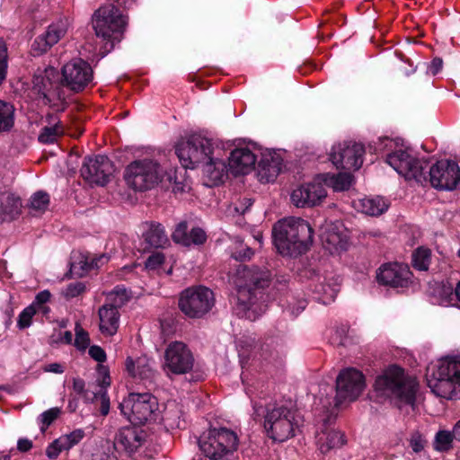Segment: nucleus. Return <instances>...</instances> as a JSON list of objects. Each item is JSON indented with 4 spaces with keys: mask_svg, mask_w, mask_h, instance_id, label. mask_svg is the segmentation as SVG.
<instances>
[{
    "mask_svg": "<svg viewBox=\"0 0 460 460\" xmlns=\"http://www.w3.org/2000/svg\"><path fill=\"white\" fill-rule=\"evenodd\" d=\"M145 241L152 248H162L168 243V237L164 226L159 223L152 222L144 234Z\"/></svg>",
    "mask_w": 460,
    "mask_h": 460,
    "instance_id": "nucleus-36",
    "label": "nucleus"
},
{
    "mask_svg": "<svg viewBox=\"0 0 460 460\" xmlns=\"http://www.w3.org/2000/svg\"><path fill=\"white\" fill-rule=\"evenodd\" d=\"M68 22L66 19H60L47 28V31L39 35L31 45L34 55L40 56L46 53L52 46L57 44L67 32Z\"/></svg>",
    "mask_w": 460,
    "mask_h": 460,
    "instance_id": "nucleus-23",
    "label": "nucleus"
},
{
    "mask_svg": "<svg viewBox=\"0 0 460 460\" xmlns=\"http://www.w3.org/2000/svg\"><path fill=\"white\" fill-rule=\"evenodd\" d=\"M324 185L319 181L303 184L291 193V201L297 208H312L320 205L326 198Z\"/></svg>",
    "mask_w": 460,
    "mask_h": 460,
    "instance_id": "nucleus-22",
    "label": "nucleus"
},
{
    "mask_svg": "<svg viewBox=\"0 0 460 460\" xmlns=\"http://www.w3.org/2000/svg\"><path fill=\"white\" fill-rule=\"evenodd\" d=\"M411 272L403 263H385L376 272L379 284L393 288H407L411 283Z\"/></svg>",
    "mask_w": 460,
    "mask_h": 460,
    "instance_id": "nucleus-20",
    "label": "nucleus"
},
{
    "mask_svg": "<svg viewBox=\"0 0 460 460\" xmlns=\"http://www.w3.org/2000/svg\"><path fill=\"white\" fill-rule=\"evenodd\" d=\"M394 145V142L388 138V137H383V138H379V149L382 150L383 148H385V147H390L392 148V146Z\"/></svg>",
    "mask_w": 460,
    "mask_h": 460,
    "instance_id": "nucleus-64",
    "label": "nucleus"
},
{
    "mask_svg": "<svg viewBox=\"0 0 460 460\" xmlns=\"http://www.w3.org/2000/svg\"><path fill=\"white\" fill-rule=\"evenodd\" d=\"M270 274L269 270L257 266L239 265L232 277V282L237 292L238 303L244 310H250L255 302V291L269 286Z\"/></svg>",
    "mask_w": 460,
    "mask_h": 460,
    "instance_id": "nucleus-5",
    "label": "nucleus"
},
{
    "mask_svg": "<svg viewBox=\"0 0 460 460\" xmlns=\"http://www.w3.org/2000/svg\"><path fill=\"white\" fill-rule=\"evenodd\" d=\"M172 238L175 243L184 246H190L192 244L201 245L207 241V234L199 226L192 227L190 231H189L187 222L181 221L176 226Z\"/></svg>",
    "mask_w": 460,
    "mask_h": 460,
    "instance_id": "nucleus-24",
    "label": "nucleus"
},
{
    "mask_svg": "<svg viewBox=\"0 0 460 460\" xmlns=\"http://www.w3.org/2000/svg\"><path fill=\"white\" fill-rule=\"evenodd\" d=\"M124 178L133 190L146 191L164 181V170L156 160L141 158L128 164Z\"/></svg>",
    "mask_w": 460,
    "mask_h": 460,
    "instance_id": "nucleus-7",
    "label": "nucleus"
},
{
    "mask_svg": "<svg viewBox=\"0 0 460 460\" xmlns=\"http://www.w3.org/2000/svg\"><path fill=\"white\" fill-rule=\"evenodd\" d=\"M119 408L121 414L135 426L155 421L160 416L158 400L150 393H130Z\"/></svg>",
    "mask_w": 460,
    "mask_h": 460,
    "instance_id": "nucleus-6",
    "label": "nucleus"
},
{
    "mask_svg": "<svg viewBox=\"0 0 460 460\" xmlns=\"http://www.w3.org/2000/svg\"><path fill=\"white\" fill-rule=\"evenodd\" d=\"M32 447V441L28 438H20L17 442V449L21 452H28Z\"/></svg>",
    "mask_w": 460,
    "mask_h": 460,
    "instance_id": "nucleus-62",
    "label": "nucleus"
},
{
    "mask_svg": "<svg viewBox=\"0 0 460 460\" xmlns=\"http://www.w3.org/2000/svg\"><path fill=\"white\" fill-rule=\"evenodd\" d=\"M438 292L439 296H441L439 304H441L442 305L447 306L448 305H451L452 302L455 300L456 288H454L450 285L443 284L441 287H439Z\"/></svg>",
    "mask_w": 460,
    "mask_h": 460,
    "instance_id": "nucleus-48",
    "label": "nucleus"
},
{
    "mask_svg": "<svg viewBox=\"0 0 460 460\" xmlns=\"http://www.w3.org/2000/svg\"><path fill=\"white\" fill-rule=\"evenodd\" d=\"M239 438L227 428H212L199 438V447L210 460H238Z\"/></svg>",
    "mask_w": 460,
    "mask_h": 460,
    "instance_id": "nucleus-3",
    "label": "nucleus"
},
{
    "mask_svg": "<svg viewBox=\"0 0 460 460\" xmlns=\"http://www.w3.org/2000/svg\"><path fill=\"white\" fill-rule=\"evenodd\" d=\"M22 201L19 197L11 193L0 195V218L3 221L15 219L21 213Z\"/></svg>",
    "mask_w": 460,
    "mask_h": 460,
    "instance_id": "nucleus-32",
    "label": "nucleus"
},
{
    "mask_svg": "<svg viewBox=\"0 0 460 460\" xmlns=\"http://www.w3.org/2000/svg\"><path fill=\"white\" fill-rule=\"evenodd\" d=\"M433 393L441 398L454 400L460 394V360H445L440 363Z\"/></svg>",
    "mask_w": 460,
    "mask_h": 460,
    "instance_id": "nucleus-12",
    "label": "nucleus"
},
{
    "mask_svg": "<svg viewBox=\"0 0 460 460\" xmlns=\"http://www.w3.org/2000/svg\"><path fill=\"white\" fill-rule=\"evenodd\" d=\"M73 389L74 391L80 394V395H85L86 390H85V383L82 378H74L73 379Z\"/></svg>",
    "mask_w": 460,
    "mask_h": 460,
    "instance_id": "nucleus-61",
    "label": "nucleus"
},
{
    "mask_svg": "<svg viewBox=\"0 0 460 460\" xmlns=\"http://www.w3.org/2000/svg\"><path fill=\"white\" fill-rule=\"evenodd\" d=\"M65 133V128L55 116L49 117V125L44 126L39 136L38 140L42 144H53Z\"/></svg>",
    "mask_w": 460,
    "mask_h": 460,
    "instance_id": "nucleus-33",
    "label": "nucleus"
},
{
    "mask_svg": "<svg viewBox=\"0 0 460 460\" xmlns=\"http://www.w3.org/2000/svg\"><path fill=\"white\" fill-rule=\"evenodd\" d=\"M62 451H67L60 438L52 441L46 448V456L49 459H56Z\"/></svg>",
    "mask_w": 460,
    "mask_h": 460,
    "instance_id": "nucleus-51",
    "label": "nucleus"
},
{
    "mask_svg": "<svg viewBox=\"0 0 460 460\" xmlns=\"http://www.w3.org/2000/svg\"><path fill=\"white\" fill-rule=\"evenodd\" d=\"M101 406H100V411L102 416L108 415L110 411V398L106 392H102L99 394Z\"/></svg>",
    "mask_w": 460,
    "mask_h": 460,
    "instance_id": "nucleus-56",
    "label": "nucleus"
},
{
    "mask_svg": "<svg viewBox=\"0 0 460 460\" xmlns=\"http://www.w3.org/2000/svg\"><path fill=\"white\" fill-rule=\"evenodd\" d=\"M51 294L49 290H43L37 294L34 302L31 305L35 306L42 307V309H46L43 306L45 303H47L50 299Z\"/></svg>",
    "mask_w": 460,
    "mask_h": 460,
    "instance_id": "nucleus-55",
    "label": "nucleus"
},
{
    "mask_svg": "<svg viewBox=\"0 0 460 460\" xmlns=\"http://www.w3.org/2000/svg\"><path fill=\"white\" fill-rule=\"evenodd\" d=\"M128 291L122 286H116L107 294L106 303H109L117 308L121 307L129 299Z\"/></svg>",
    "mask_w": 460,
    "mask_h": 460,
    "instance_id": "nucleus-42",
    "label": "nucleus"
},
{
    "mask_svg": "<svg viewBox=\"0 0 460 460\" xmlns=\"http://www.w3.org/2000/svg\"><path fill=\"white\" fill-rule=\"evenodd\" d=\"M86 290L85 284L80 281L73 282L68 284L64 289H62L61 294L66 299H72L80 295L84 294Z\"/></svg>",
    "mask_w": 460,
    "mask_h": 460,
    "instance_id": "nucleus-46",
    "label": "nucleus"
},
{
    "mask_svg": "<svg viewBox=\"0 0 460 460\" xmlns=\"http://www.w3.org/2000/svg\"><path fill=\"white\" fill-rule=\"evenodd\" d=\"M409 443L413 452L420 453L424 449L427 440L419 431H414L411 434Z\"/></svg>",
    "mask_w": 460,
    "mask_h": 460,
    "instance_id": "nucleus-52",
    "label": "nucleus"
},
{
    "mask_svg": "<svg viewBox=\"0 0 460 460\" xmlns=\"http://www.w3.org/2000/svg\"><path fill=\"white\" fill-rule=\"evenodd\" d=\"M33 90L49 102L65 100L66 93L62 88L58 71L53 66L38 68L33 76Z\"/></svg>",
    "mask_w": 460,
    "mask_h": 460,
    "instance_id": "nucleus-14",
    "label": "nucleus"
},
{
    "mask_svg": "<svg viewBox=\"0 0 460 460\" xmlns=\"http://www.w3.org/2000/svg\"><path fill=\"white\" fill-rule=\"evenodd\" d=\"M46 370L49 372H53V373H57V374H62L64 372L63 367L58 363L49 364L46 367Z\"/></svg>",
    "mask_w": 460,
    "mask_h": 460,
    "instance_id": "nucleus-63",
    "label": "nucleus"
},
{
    "mask_svg": "<svg viewBox=\"0 0 460 460\" xmlns=\"http://www.w3.org/2000/svg\"><path fill=\"white\" fill-rule=\"evenodd\" d=\"M443 67V60L440 58H435L432 59L429 66V72L435 75L441 71Z\"/></svg>",
    "mask_w": 460,
    "mask_h": 460,
    "instance_id": "nucleus-60",
    "label": "nucleus"
},
{
    "mask_svg": "<svg viewBox=\"0 0 460 460\" xmlns=\"http://www.w3.org/2000/svg\"><path fill=\"white\" fill-rule=\"evenodd\" d=\"M453 432L439 430L434 439V449L440 452L448 451L452 447L454 439Z\"/></svg>",
    "mask_w": 460,
    "mask_h": 460,
    "instance_id": "nucleus-44",
    "label": "nucleus"
},
{
    "mask_svg": "<svg viewBox=\"0 0 460 460\" xmlns=\"http://www.w3.org/2000/svg\"><path fill=\"white\" fill-rule=\"evenodd\" d=\"M201 165L203 172L208 178L211 185H218L223 182L226 173V165L222 159L216 157L213 154Z\"/></svg>",
    "mask_w": 460,
    "mask_h": 460,
    "instance_id": "nucleus-30",
    "label": "nucleus"
},
{
    "mask_svg": "<svg viewBox=\"0 0 460 460\" xmlns=\"http://www.w3.org/2000/svg\"><path fill=\"white\" fill-rule=\"evenodd\" d=\"M14 124V108L7 102L0 100V133L9 131Z\"/></svg>",
    "mask_w": 460,
    "mask_h": 460,
    "instance_id": "nucleus-40",
    "label": "nucleus"
},
{
    "mask_svg": "<svg viewBox=\"0 0 460 460\" xmlns=\"http://www.w3.org/2000/svg\"><path fill=\"white\" fill-rule=\"evenodd\" d=\"M145 432L136 427H124L116 433L114 443L127 452H135L145 440Z\"/></svg>",
    "mask_w": 460,
    "mask_h": 460,
    "instance_id": "nucleus-25",
    "label": "nucleus"
},
{
    "mask_svg": "<svg viewBox=\"0 0 460 460\" xmlns=\"http://www.w3.org/2000/svg\"><path fill=\"white\" fill-rule=\"evenodd\" d=\"M431 261V251L429 248L419 247L412 253V266L418 270H428Z\"/></svg>",
    "mask_w": 460,
    "mask_h": 460,
    "instance_id": "nucleus-41",
    "label": "nucleus"
},
{
    "mask_svg": "<svg viewBox=\"0 0 460 460\" xmlns=\"http://www.w3.org/2000/svg\"><path fill=\"white\" fill-rule=\"evenodd\" d=\"M175 153L184 168L194 169L215 153L214 144L206 137L193 134L176 145Z\"/></svg>",
    "mask_w": 460,
    "mask_h": 460,
    "instance_id": "nucleus-9",
    "label": "nucleus"
},
{
    "mask_svg": "<svg viewBox=\"0 0 460 460\" xmlns=\"http://www.w3.org/2000/svg\"><path fill=\"white\" fill-rule=\"evenodd\" d=\"M253 252L250 247H245L244 250L235 251L233 252V257L237 261H244L247 259H251Z\"/></svg>",
    "mask_w": 460,
    "mask_h": 460,
    "instance_id": "nucleus-58",
    "label": "nucleus"
},
{
    "mask_svg": "<svg viewBox=\"0 0 460 460\" xmlns=\"http://www.w3.org/2000/svg\"><path fill=\"white\" fill-rule=\"evenodd\" d=\"M309 288L315 299L323 304L333 301L339 292L340 278L331 275H321L315 271L310 273Z\"/></svg>",
    "mask_w": 460,
    "mask_h": 460,
    "instance_id": "nucleus-21",
    "label": "nucleus"
},
{
    "mask_svg": "<svg viewBox=\"0 0 460 460\" xmlns=\"http://www.w3.org/2000/svg\"><path fill=\"white\" fill-rule=\"evenodd\" d=\"M352 179V175L349 172L327 173L323 175V184L332 187L335 191H344L351 186Z\"/></svg>",
    "mask_w": 460,
    "mask_h": 460,
    "instance_id": "nucleus-38",
    "label": "nucleus"
},
{
    "mask_svg": "<svg viewBox=\"0 0 460 460\" xmlns=\"http://www.w3.org/2000/svg\"><path fill=\"white\" fill-rule=\"evenodd\" d=\"M364 146L354 141H343L334 145L330 159L337 169L358 170L363 164Z\"/></svg>",
    "mask_w": 460,
    "mask_h": 460,
    "instance_id": "nucleus-16",
    "label": "nucleus"
},
{
    "mask_svg": "<svg viewBox=\"0 0 460 460\" xmlns=\"http://www.w3.org/2000/svg\"><path fill=\"white\" fill-rule=\"evenodd\" d=\"M365 388L363 374L352 367L340 372L336 378L335 405L355 401Z\"/></svg>",
    "mask_w": 460,
    "mask_h": 460,
    "instance_id": "nucleus-13",
    "label": "nucleus"
},
{
    "mask_svg": "<svg viewBox=\"0 0 460 460\" xmlns=\"http://www.w3.org/2000/svg\"><path fill=\"white\" fill-rule=\"evenodd\" d=\"M386 163L407 180L422 183L427 181L425 171L429 163L411 155L409 149H397L386 155Z\"/></svg>",
    "mask_w": 460,
    "mask_h": 460,
    "instance_id": "nucleus-11",
    "label": "nucleus"
},
{
    "mask_svg": "<svg viewBox=\"0 0 460 460\" xmlns=\"http://www.w3.org/2000/svg\"><path fill=\"white\" fill-rule=\"evenodd\" d=\"M60 409L58 407L50 408L49 410L42 412L40 416L42 426L40 427L41 432H45L59 416Z\"/></svg>",
    "mask_w": 460,
    "mask_h": 460,
    "instance_id": "nucleus-47",
    "label": "nucleus"
},
{
    "mask_svg": "<svg viewBox=\"0 0 460 460\" xmlns=\"http://www.w3.org/2000/svg\"><path fill=\"white\" fill-rule=\"evenodd\" d=\"M49 206V195L42 190L35 192L30 199L28 205L31 216L38 217L43 214Z\"/></svg>",
    "mask_w": 460,
    "mask_h": 460,
    "instance_id": "nucleus-39",
    "label": "nucleus"
},
{
    "mask_svg": "<svg viewBox=\"0 0 460 460\" xmlns=\"http://www.w3.org/2000/svg\"><path fill=\"white\" fill-rule=\"evenodd\" d=\"M92 66L81 58L72 59L62 67V88L74 93L82 92L93 80Z\"/></svg>",
    "mask_w": 460,
    "mask_h": 460,
    "instance_id": "nucleus-15",
    "label": "nucleus"
},
{
    "mask_svg": "<svg viewBox=\"0 0 460 460\" xmlns=\"http://www.w3.org/2000/svg\"><path fill=\"white\" fill-rule=\"evenodd\" d=\"M256 160V155L250 149L236 148L229 157V167L236 174H245L254 167Z\"/></svg>",
    "mask_w": 460,
    "mask_h": 460,
    "instance_id": "nucleus-26",
    "label": "nucleus"
},
{
    "mask_svg": "<svg viewBox=\"0 0 460 460\" xmlns=\"http://www.w3.org/2000/svg\"><path fill=\"white\" fill-rule=\"evenodd\" d=\"M36 314V308L34 307V305H31L27 306L25 309L22 310V312L19 315L18 319V327L20 329L27 328L31 323V318Z\"/></svg>",
    "mask_w": 460,
    "mask_h": 460,
    "instance_id": "nucleus-50",
    "label": "nucleus"
},
{
    "mask_svg": "<svg viewBox=\"0 0 460 460\" xmlns=\"http://www.w3.org/2000/svg\"><path fill=\"white\" fill-rule=\"evenodd\" d=\"M215 303L213 292L203 286L184 289L179 298V308L189 318H201Z\"/></svg>",
    "mask_w": 460,
    "mask_h": 460,
    "instance_id": "nucleus-10",
    "label": "nucleus"
},
{
    "mask_svg": "<svg viewBox=\"0 0 460 460\" xmlns=\"http://www.w3.org/2000/svg\"><path fill=\"white\" fill-rule=\"evenodd\" d=\"M162 421L167 429H184L181 407L175 402L168 403L162 416Z\"/></svg>",
    "mask_w": 460,
    "mask_h": 460,
    "instance_id": "nucleus-35",
    "label": "nucleus"
},
{
    "mask_svg": "<svg viewBox=\"0 0 460 460\" xmlns=\"http://www.w3.org/2000/svg\"><path fill=\"white\" fill-rule=\"evenodd\" d=\"M355 206L362 213L372 217L379 216L388 208V203L378 196L358 199Z\"/></svg>",
    "mask_w": 460,
    "mask_h": 460,
    "instance_id": "nucleus-34",
    "label": "nucleus"
},
{
    "mask_svg": "<svg viewBox=\"0 0 460 460\" xmlns=\"http://www.w3.org/2000/svg\"><path fill=\"white\" fill-rule=\"evenodd\" d=\"M252 205V200L251 199L244 198L243 200L239 201V203L234 205V210L238 214L243 215Z\"/></svg>",
    "mask_w": 460,
    "mask_h": 460,
    "instance_id": "nucleus-57",
    "label": "nucleus"
},
{
    "mask_svg": "<svg viewBox=\"0 0 460 460\" xmlns=\"http://www.w3.org/2000/svg\"><path fill=\"white\" fill-rule=\"evenodd\" d=\"M317 445L322 454L341 447L344 443V434L334 429H324L317 434Z\"/></svg>",
    "mask_w": 460,
    "mask_h": 460,
    "instance_id": "nucleus-31",
    "label": "nucleus"
},
{
    "mask_svg": "<svg viewBox=\"0 0 460 460\" xmlns=\"http://www.w3.org/2000/svg\"><path fill=\"white\" fill-rule=\"evenodd\" d=\"M164 188H172L174 193H182L186 191L188 185L184 181L179 180L176 172L173 171H164V181H161Z\"/></svg>",
    "mask_w": 460,
    "mask_h": 460,
    "instance_id": "nucleus-43",
    "label": "nucleus"
},
{
    "mask_svg": "<svg viewBox=\"0 0 460 460\" xmlns=\"http://www.w3.org/2000/svg\"><path fill=\"white\" fill-rule=\"evenodd\" d=\"M194 365V358L189 348L181 341H173L164 351V370L169 374L182 375L190 372Z\"/></svg>",
    "mask_w": 460,
    "mask_h": 460,
    "instance_id": "nucleus-17",
    "label": "nucleus"
},
{
    "mask_svg": "<svg viewBox=\"0 0 460 460\" xmlns=\"http://www.w3.org/2000/svg\"><path fill=\"white\" fill-rule=\"evenodd\" d=\"M85 436V432L83 429H76L70 433L60 436L62 443L65 445L67 450L76 446Z\"/></svg>",
    "mask_w": 460,
    "mask_h": 460,
    "instance_id": "nucleus-45",
    "label": "nucleus"
},
{
    "mask_svg": "<svg viewBox=\"0 0 460 460\" xmlns=\"http://www.w3.org/2000/svg\"><path fill=\"white\" fill-rule=\"evenodd\" d=\"M295 411L283 403L270 404L264 414V429L273 441L284 442L294 436Z\"/></svg>",
    "mask_w": 460,
    "mask_h": 460,
    "instance_id": "nucleus-8",
    "label": "nucleus"
},
{
    "mask_svg": "<svg viewBox=\"0 0 460 460\" xmlns=\"http://www.w3.org/2000/svg\"><path fill=\"white\" fill-rule=\"evenodd\" d=\"M164 262V255L162 252H155L147 258L146 261V267L147 269L154 270L162 265Z\"/></svg>",
    "mask_w": 460,
    "mask_h": 460,
    "instance_id": "nucleus-53",
    "label": "nucleus"
},
{
    "mask_svg": "<svg viewBox=\"0 0 460 460\" xmlns=\"http://www.w3.org/2000/svg\"><path fill=\"white\" fill-rule=\"evenodd\" d=\"M89 344L90 338L88 332H85L79 324H76L75 346L80 350H84Z\"/></svg>",
    "mask_w": 460,
    "mask_h": 460,
    "instance_id": "nucleus-49",
    "label": "nucleus"
},
{
    "mask_svg": "<svg viewBox=\"0 0 460 460\" xmlns=\"http://www.w3.org/2000/svg\"><path fill=\"white\" fill-rule=\"evenodd\" d=\"M98 314L101 332L106 336L114 335L119 324V308L109 303H105L99 308Z\"/></svg>",
    "mask_w": 460,
    "mask_h": 460,
    "instance_id": "nucleus-27",
    "label": "nucleus"
},
{
    "mask_svg": "<svg viewBox=\"0 0 460 460\" xmlns=\"http://www.w3.org/2000/svg\"><path fill=\"white\" fill-rule=\"evenodd\" d=\"M89 355L99 363H102L106 360V353L104 349L97 345H93L89 348Z\"/></svg>",
    "mask_w": 460,
    "mask_h": 460,
    "instance_id": "nucleus-54",
    "label": "nucleus"
},
{
    "mask_svg": "<svg viewBox=\"0 0 460 460\" xmlns=\"http://www.w3.org/2000/svg\"><path fill=\"white\" fill-rule=\"evenodd\" d=\"M417 390L416 378L396 365L387 367L374 384V394L378 402L394 401L399 407L403 404L412 406Z\"/></svg>",
    "mask_w": 460,
    "mask_h": 460,
    "instance_id": "nucleus-1",
    "label": "nucleus"
},
{
    "mask_svg": "<svg viewBox=\"0 0 460 460\" xmlns=\"http://www.w3.org/2000/svg\"><path fill=\"white\" fill-rule=\"evenodd\" d=\"M272 234L279 252L284 256L296 257L305 253L313 243V229L307 221L300 217L278 221Z\"/></svg>",
    "mask_w": 460,
    "mask_h": 460,
    "instance_id": "nucleus-2",
    "label": "nucleus"
},
{
    "mask_svg": "<svg viewBox=\"0 0 460 460\" xmlns=\"http://www.w3.org/2000/svg\"><path fill=\"white\" fill-rule=\"evenodd\" d=\"M93 27L97 37L106 41V50L111 51L114 43L120 41L128 24V17L118 6L107 4L100 6L93 14Z\"/></svg>",
    "mask_w": 460,
    "mask_h": 460,
    "instance_id": "nucleus-4",
    "label": "nucleus"
},
{
    "mask_svg": "<svg viewBox=\"0 0 460 460\" xmlns=\"http://www.w3.org/2000/svg\"><path fill=\"white\" fill-rule=\"evenodd\" d=\"M107 261L108 257L104 254L93 258L90 261L87 257L81 256L78 261L71 263L70 270L76 275L82 276L93 269L99 268Z\"/></svg>",
    "mask_w": 460,
    "mask_h": 460,
    "instance_id": "nucleus-37",
    "label": "nucleus"
},
{
    "mask_svg": "<svg viewBox=\"0 0 460 460\" xmlns=\"http://www.w3.org/2000/svg\"><path fill=\"white\" fill-rule=\"evenodd\" d=\"M429 181L438 190H452L460 188V169L456 163L441 160L429 167Z\"/></svg>",
    "mask_w": 460,
    "mask_h": 460,
    "instance_id": "nucleus-18",
    "label": "nucleus"
},
{
    "mask_svg": "<svg viewBox=\"0 0 460 460\" xmlns=\"http://www.w3.org/2000/svg\"><path fill=\"white\" fill-rule=\"evenodd\" d=\"M126 370L132 377L149 379L154 376V369L150 358L142 356L137 359L128 357L125 362Z\"/></svg>",
    "mask_w": 460,
    "mask_h": 460,
    "instance_id": "nucleus-29",
    "label": "nucleus"
},
{
    "mask_svg": "<svg viewBox=\"0 0 460 460\" xmlns=\"http://www.w3.org/2000/svg\"><path fill=\"white\" fill-rule=\"evenodd\" d=\"M348 329L346 326H341L335 330V338H332L333 342L342 345L344 339L346 338Z\"/></svg>",
    "mask_w": 460,
    "mask_h": 460,
    "instance_id": "nucleus-59",
    "label": "nucleus"
},
{
    "mask_svg": "<svg viewBox=\"0 0 460 460\" xmlns=\"http://www.w3.org/2000/svg\"><path fill=\"white\" fill-rule=\"evenodd\" d=\"M113 164L106 155L84 158L80 172L89 183L104 186L113 173Z\"/></svg>",
    "mask_w": 460,
    "mask_h": 460,
    "instance_id": "nucleus-19",
    "label": "nucleus"
},
{
    "mask_svg": "<svg viewBox=\"0 0 460 460\" xmlns=\"http://www.w3.org/2000/svg\"><path fill=\"white\" fill-rule=\"evenodd\" d=\"M282 168L279 155H264L258 164V176L261 182L274 181Z\"/></svg>",
    "mask_w": 460,
    "mask_h": 460,
    "instance_id": "nucleus-28",
    "label": "nucleus"
}]
</instances>
